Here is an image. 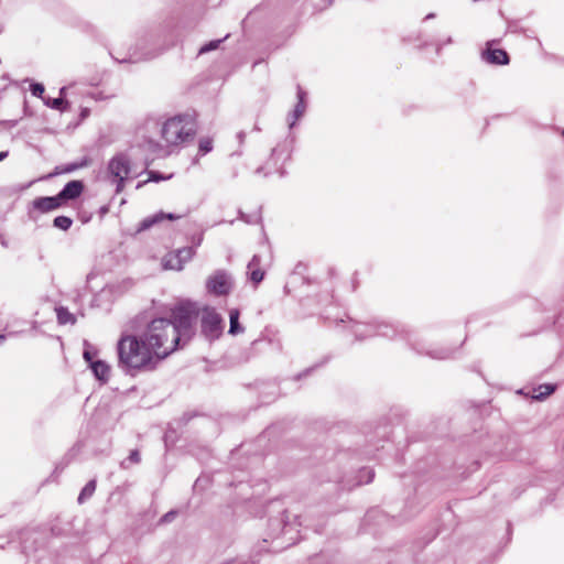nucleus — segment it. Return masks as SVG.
<instances>
[{
  "instance_id": "nucleus-1",
  "label": "nucleus",
  "mask_w": 564,
  "mask_h": 564,
  "mask_svg": "<svg viewBox=\"0 0 564 564\" xmlns=\"http://www.w3.org/2000/svg\"><path fill=\"white\" fill-rule=\"evenodd\" d=\"M117 367L128 376L153 370L159 360L142 335L122 334L116 345Z\"/></svg>"
},
{
  "instance_id": "nucleus-2",
  "label": "nucleus",
  "mask_w": 564,
  "mask_h": 564,
  "mask_svg": "<svg viewBox=\"0 0 564 564\" xmlns=\"http://www.w3.org/2000/svg\"><path fill=\"white\" fill-rule=\"evenodd\" d=\"M159 361L176 350L180 340L175 327L166 318H155L142 334Z\"/></svg>"
},
{
  "instance_id": "nucleus-3",
  "label": "nucleus",
  "mask_w": 564,
  "mask_h": 564,
  "mask_svg": "<svg viewBox=\"0 0 564 564\" xmlns=\"http://www.w3.org/2000/svg\"><path fill=\"white\" fill-rule=\"evenodd\" d=\"M195 133V124L191 116L177 115L165 120L162 124L161 137L166 148L178 147Z\"/></svg>"
},
{
  "instance_id": "nucleus-4",
  "label": "nucleus",
  "mask_w": 564,
  "mask_h": 564,
  "mask_svg": "<svg viewBox=\"0 0 564 564\" xmlns=\"http://www.w3.org/2000/svg\"><path fill=\"white\" fill-rule=\"evenodd\" d=\"M199 314V307L194 302H183L172 311V325L175 327L180 343L187 341L194 334V326Z\"/></svg>"
},
{
  "instance_id": "nucleus-5",
  "label": "nucleus",
  "mask_w": 564,
  "mask_h": 564,
  "mask_svg": "<svg viewBox=\"0 0 564 564\" xmlns=\"http://www.w3.org/2000/svg\"><path fill=\"white\" fill-rule=\"evenodd\" d=\"M138 175L139 173L133 171L129 158L123 153L115 155L108 163L107 176L112 184H116V193L123 189L127 178Z\"/></svg>"
},
{
  "instance_id": "nucleus-6",
  "label": "nucleus",
  "mask_w": 564,
  "mask_h": 564,
  "mask_svg": "<svg viewBox=\"0 0 564 564\" xmlns=\"http://www.w3.org/2000/svg\"><path fill=\"white\" fill-rule=\"evenodd\" d=\"M200 332L209 341L218 339L225 329V323L221 315L215 307L205 305L199 308Z\"/></svg>"
},
{
  "instance_id": "nucleus-7",
  "label": "nucleus",
  "mask_w": 564,
  "mask_h": 564,
  "mask_svg": "<svg viewBox=\"0 0 564 564\" xmlns=\"http://www.w3.org/2000/svg\"><path fill=\"white\" fill-rule=\"evenodd\" d=\"M232 289L231 275L224 271L218 270L210 274L206 280V290L208 293L223 296L228 295Z\"/></svg>"
},
{
  "instance_id": "nucleus-8",
  "label": "nucleus",
  "mask_w": 564,
  "mask_h": 564,
  "mask_svg": "<svg viewBox=\"0 0 564 564\" xmlns=\"http://www.w3.org/2000/svg\"><path fill=\"white\" fill-rule=\"evenodd\" d=\"M194 249L192 247H184L174 252L167 253L162 259V265L165 270H183L186 262L194 257Z\"/></svg>"
},
{
  "instance_id": "nucleus-9",
  "label": "nucleus",
  "mask_w": 564,
  "mask_h": 564,
  "mask_svg": "<svg viewBox=\"0 0 564 564\" xmlns=\"http://www.w3.org/2000/svg\"><path fill=\"white\" fill-rule=\"evenodd\" d=\"M290 159V151L286 147H276L272 150L271 156L267 162L265 166L258 170V172H264L265 175L272 173L283 174V165L286 160Z\"/></svg>"
},
{
  "instance_id": "nucleus-10",
  "label": "nucleus",
  "mask_w": 564,
  "mask_h": 564,
  "mask_svg": "<svg viewBox=\"0 0 564 564\" xmlns=\"http://www.w3.org/2000/svg\"><path fill=\"white\" fill-rule=\"evenodd\" d=\"M270 509L271 511H275L281 516L280 518H270L269 528L271 530V534L274 536L280 532H286L289 525L285 520V510L283 509L281 502H272Z\"/></svg>"
},
{
  "instance_id": "nucleus-11",
  "label": "nucleus",
  "mask_w": 564,
  "mask_h": 564,
  "mask_svg": "<svg viewBox=\"0 0 564 564\" xmlns=\"http://www.w3.org/2000/svg\"><path fill=\"white\" fill-rule=\"evenodd\" d=\"M305 95V91L299 87L297 104L295 105L293 111L290 112L286 117V121L290 129H292L296 124L297 120L301 119L306 111Z\"/></svg>"
},
{
  "instance_id": "nucleus-12",
  "label": "nucleus",
  "mask_w": 564,
  "mask_h": 564,
  "mask_svg": "<svg viewBox=\"0 0 564 564\" xmlns=\"http://www.w3.org/2000/svg\"><path fill=\"white\" fill-rule=\"evenodd\" d=\"M482 58L495 65H507L509 64V56L506 51L500 48H492L491 42L487 43V48L482 53Z\"/></svg>"
},
{
  "instance_id": "nucleus-13",
  "label": "nucleus",
  "mask_w": 564,
  "mask_h": 564,
  "mask_svg": "<svg viewBox=\"0 0 564 564\" xmlns=\"http://www.w3.org/2000/svg\"><path fill=\"white\" fill-rule=\"evenodd\" d=\"M180 216L175 215V214H171V213H163V212H160V213H156L152 216H149V217H145L139 225V228H138V231H143V230H147L151 227H153L154 225L163 221V220H175V219H178Z\"/></svg>"
},
{
  "instance_id": "nucleus-14",
  "label": "nucleus",
  "mask_w": 564,
  "mask_h": 564,
  "mask_svg": "<svg viewBox=\"0 0 564 564\" xmlns=\"http://www.w3.org/2000/svg\"><path fill=\"white\" fill-rule=\"evenodd\" d=\"M62 205L58 196L40 197L33 200L34 209L41 213H48L57 209Z\"/></svg>"
},
{
  "instance_id": "nucleus-15",
  "label": "nucleus",
  "mask_w": 564,
  "mask_h": 564,
  "mask_svg": "<svg viewBox=\"0 0 564 564\" xmlns=\"http://www.w3.org/2000/svg\"><path fill=\"white\" fill-rule=\"evenodd\" d=\"M84 189V185L80 181H70L57 195L61 203L68 199L77 198Z\"/></svg>"
},
{
  "instance_id": "nucleus-16",
  "label": "nucleus",
  "mask_w": 564,
  "mask_h": 564,
  "mask_svg": "<svg viewBox=\"0 0 564 564\" xmlns=\"http://www.w3.org/2000/svg\"><path fill=\"white\" fill-rule=\"evenodd\" d=\"M248 275L249 279L254 283L259 284L264 278V271L261 268V258L254 254L248 263Z\"/></svg>"
},
{
  "instance_id": "nucleus-17",
  "label": "nucleus",
  "mask_w": 564,
  "mask_h": 564,
  "mask_svg": "<svg viewBox=\"0 0 564 564\" xmlns=\"http://www.w3.org/2000/svg\"><path fill=\"white\" fill-rule=\"evenodd\" d=\"M142 147L145 149V151L149 154H152L153 156H147L145 159V167L149 165V161H152L154 156H162L169 154L171 151L167 150L166 145H162L153 140H147Z\"/></svg>"
},
{
  "instance_id": "nucleus-18",
  "label": "nucleus",
  "mask_w": 564,
  "mask_h": 564,
  "mask_svg": "<svg viewBox=\"0 0 564 564\" xmlns=\"http://www.w3.org/2000/svg\"><path fill=\"white\" fill-rule=\"evenodd\" d=\"M96 379L107 382L110 378L111 367L104 360L91 361L89 366Z\"/></svg>"
},
{
  "instance_id": "nucleus-19",
  "label": "nucleus",
  "mask_w": 564,
  "mask_h": 564,
  "mask_svg": "<svg viewBox=\"0 0 564 564\" xmlns=\"http://www.w3.org/2000/svg\"><path fill=\"white\" fill-rule=\"evenodd\" d=\"M365 330H361L360 326H358V328L355 330L356 335L360 337H367L371 335H380L386 337L390 336V327L384 323H380L376 326H365Z\"/></svg>"
},
{
  "instance_id": "nucleus-20",
  "label": "nucleus",
  "mask_w": 564,
  "mask_h": 564,
  "mask_svg": "<svg viewBox=\"0 0 564 564\" xmlns=\"http://www.w3.org/2000/svg\"><path fill=\"white\" fill-rule=\"evenodd\" d=\"M133 282L131 279H124L121 282L111 283L105 286L101 291L102 294L120 295L131 289Z\"/></svg>"
},
{
  "instance_id": "nucleus-21",
  "label": "nucleus",
  "mask_w": 564,
  "mask_h": 564,
  "mask_svg": "<svg viewBox=\"0 0 564 564\" xmlns=\"http://www.w3.org/2000/svg\"><path fill=\"white\" fill-rule=\"evenodd\" d=\"M240 311L238 308H231L229 311V330L228 333L232 336L242 334L245 328L239 323Z\"/></svg>"
},
{
  "instance_id": "nucleus-22",
  "label": "nucleus",
  "mask_w": 564,
  "mask_h": 564,
  "mask_svg": "<svg viewBox=\"0 0 564 564\" xmlns=\"http://www.w3.org/2000/svg\"><path fill=\"white\" fill-rule=\"evenodd\" d=\"M554 390H555V386H553V384H550V383L540 384L539 387L533 389L532 399L543 400L544 398L552 394L554 392Z\"/></svg>"
},
{
  "instance_id": "nucleus-23",
  "label": "nucleus",
  "mask_w": 564,
  "mask_h": 564,
  "mask_svg": "<svg viewBox=\"0 0 564 564\" xmlns=\"http://www.w3.org/2000/svg\"><path fill=\"white\" fill-rule=\"evenodd\" d=\"M56 315H57L58 323L62 325L75 324V322H76L75 316L65 307H57Z\"/></svg>"
},
{
  "instance_id": "nucleus-24",
  "label": "nucleus",
  "mask_w": 564,
  "mask_h": 564,
  "mask_svg": "<svg viewBox=\"0 0 564 564\" xmlns=\"http://www.w3.org/2000/svg\"><path fill=\"white\" fill-rule=\"evenodd\" d=\"M97 354H98L97 349L91 344H89L87 340H85L83 357H84L85 361L88 364V366L91 365V361L98 360V359H95Z\"/></svg>"
},
{
  "instance_id": "nucleus-25",
  "label": "nucleus",
  "mask_w": 564,
  "mask_h": 564,
  "mask_svg": "<svg viewBox=\"0 0 564 564\" xmlns=\"http://www.w3.org/2000/svg\"><path fill=\"white\" fill-rule=\"evenodd\" d=\"M43 101L44 104L52 108V109H57V110H62V111H65L68 107V102L65 101L63 99V97H59V98H54V99H51V98H43Z\"/></svg>"
},
{
  "instance_id": "nucleus-26",
  "label": "nucleus",
  "mask_w": 564,
  "mask_h": 564,
  "mask_svg": "<svg viewBox=\"0 0 564 564\" xmlns=\"http://www.w3.org/2000/svg\"><path fill=\"white\" fill-rule=\"evenodd\" d=\"M96 490V481L90 480L86 484V486L82 489L78 496V502L83 503L87 498L91 497Z\"/></svg>"
},
{
  "instance_id": "nucleus-27",
  "label": "nucleus",
  "mask_w": 564,
  "mask_h": 564,
  "mask_svg": "<svg viewBox=\"0 0 564 564\" xmlns=\"http://www.w3.org/2000/svg\"><path fill=\"white\" fill-rule=\"evenodd\" d=\"M73 220L66 216H57L54 219V226L62 230H67L70 228Z\"/></svg>"
},
{
  "instance_id": "nucleus-28",
  "label": "nucleus",
  "mask_w": 564,
  "mask_h": 564,
  "mask_svg": "<svg viewBox=\"0 0 564 564\" xmlns=\"http://www.w3.org/2000/svg\"><path fill=\"white\" fill-rule=\"evenodd\" d=\"M140 453L137 449H134L130 453L129 457L121 463V466L123 468H129V464H138L140 463Z\"/></svg>"
},
{
  "instance_id": "nucleus-29",
  "label": "nucleus",
  "mask_w": 564,
  "mask_h": 564,
  "mask_svg": "<svg viewBox=\"0 0 564 564\" xmlns=\"http://www.w3.org/2000/svg\"><path fill=\"white\" fill-rule=\"evenodd\" d=\"M213 150V140L209 138H203L199 140V152L207 154Z\"/></svg>"
},
{
  "instance_id": "nucleus-30",
  "label": "nucleus",
  "mask_w": 564,
  "mask_h": 564,
  "mask_svg": "<svg viewBox=\"0 0 564 564\" xmlns=\"http://www.w3.org/2000/svg\"><path fill=\"white\" fill-rule=\"evenodd\" d=\"M221 41L223 40L210 41L209 43L205 44L204 46H202L199 48V54H205L213 50H216L219 46V44L221 43Z\"/></svg>"
},
{
  "instance_id": "nucleus-31",
  "label": "nucleus",
  "mask_w": 564,
  "mask_h": 564,
  "mask_svg": "<svg viewBox=\"0 0 564 564\" xmlns=\"http://www.w3.org/2000/svg\"><path fill=\"white\" fill-rule=\"evenodd\" d=\"M30 90L32 93L33 96H36L39 98H42L43 99V94H44V86L40 83H33L30 87Z\"/></svg>"
},
{
  "instance_id": "nucleus-32",
  "label": "nucleus",
  "mask_w": 564,
  "mask_h": 564,
  "mask_svg": "<svg viewBox=\"0 0 564 564\" xmlns=\"http://www.w3.org/2000/svg\"><path fill=\"white\" fill-rule=\"evenodd\" d=\"M171 176L169 177H164L162 176L160 173L155 172V171H150L149 172V178L147 180V182H159V181H162V180H166V178H170Z\"/></svg>"
},
{
  "instance_id": "nucleus-33",
  "label": "nucleus",
  "mask_w": 564,
  "mask_h": 564,
  "mask_svg": "<svg viewBox=\"0 0 564 564\" xmlns=\"http://www.w3.org/2000/svg\"><path fill=\"white\" fill-rule=\"evenodd\" d=\"M176 516V512L175 511H170L167 513H165L162 518H161V522L162 523H167V522H171Z\"/></svg>"
},
{
  "instance_id": "nucleus-34",
  "label": "nucleus",
  "mask_w": 564,
  "mask_h": 564,
  "mask_svg": "<svg viewBox=\"0 0 564 564\" xmlns=\"http://www.w3.org/2000/svg\"><path fill=\"white\" fill-rule=\"evenodd\" d=\"M452 43H453V39H452L451 36H448L445 41H443L442 43H440V44L437 45V48H436V50H437V52H440V50H441V47H442L443 45H448V44H452Z\"/></svg>"
},
{
  "instance_id": "nucleus-35",
  "label": "nucleus",
  "mask_w": 564,
  "mask_h": 564,
  "mask_svg": "<svg viewBox=\"0 0 564 564\" xmlns=\"http://www.w3.org/2000/svg\"><path fill=\"white\" fill-rule=\"evenodd\" d=\"M432 357L433 358H437V359H445V358L448 357V352H443V354H440V355L432 354Z\"/></svg>"
},
{
  "instance_id": "nucleus-36",
  "label": "nucleus",
  "mask_w": 564,
  "mask_h": 564,
  "mask_svg": "<svg viewBox=\"0 0 564 564\" xmlns=\"http://www.w3.org/2000/svg\"><path fill=\"white\" fill-rule=\"evenodd\" d=\"M7 156H8V152L7 151L0 152V162L3 161Z\"/></svg>"
},
{
  "instance_id": "nucleus-37",
  "label": "nucleus",
  "mask_w": 564,
  "mask_h": 564,
  "mask_svg": "<svg viewBox=\"0 0 564 564\" xmlns=\"http://www.w3.org/2000/svg\"><path fill=\"white\" fill-rule=\"evenodd\" d=\"M94 278H95L94 273L88 274L87 275V283L89 284Z\"/></svg>"
},
{
  "instance_id": "nucleus-38",
  "label": "nucleus",
  "mask_w": 564,
  "mask_h": 564,
  "mask_svg": "<svg viewBox=\"0 0 564 564\" xmlns=\"http://www.w3.org/2000/svg\"><path fill=\"white\" fill-rule=\"evenodd\" d=\"M435 18V13H429L426 17H425V20H430V19H434Z\"/></svg>"
},
{
  "instance_id": "nucleus-39",
  "label": "nucleus",
  "mask_w": 564,
  "mask_h": 564,
  "mask_svg": "<svg viewBox=\"0 0 564 564\" xmlns=\"http://www.w3.org/2000/svg\"><path fill=\"white\" fill-rule=\"evenodd\" d=\"M65 91H66V87H62V88L59 89V95H61V97L65 94Z\"/></svg>"
},
{
  "instance_id": "nucleus-40",
  "label": "nucleus",
  "mask_w": 564,
  "mask_h": 564,
  "mask_svg": "<svg viewBox=\"0 0 564 564\" xmlns=\"http://www.w3.org/2000/svg\"><path fill=\"white\" fill-rule=\"evenodd\" d=\"M4 339H6V336L0 334V344H2L4 341Z\"/></svg>"
},
{
  "instance_id": "nucleus-41",
  "label": "nucleus",
  "mask_w": 564,
  "mask_h": 564,
  "mask_svg": "<svg viewBox=\"0 0 564 564\" xmlns=\"http://www.w3.org/2000/svg\"><path fill=\"white\" fill-rule=\"evenodd\" d=\"M240 218L245 221H248L246 218H245V215L242 213H240Z\"/></svg>"
},
{
  "instance_id": "nucleus-42",
  "label": "nucleus",
  "mask_w": 564,
  "mask_h": 564,
  "mask_svg": "<svg viewBox=\"0 0 564 564\" xmlns=\"http://www.w3.org/2000/svg\"><path fill=\"white\" fill-rule=\"evenodd\" d=\"M562 134H563V137H564V130H563Z\"/></svg>"
}]
</instances>
